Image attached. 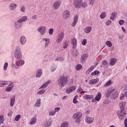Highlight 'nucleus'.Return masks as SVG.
Listing matches in <instances>:
<instances>
[{"instance_id": "nucleus-1", "label": "nucleus", "mask_w": 127, "mask_h": 127, "mask_svg": "<svg viewBox=\"0 0 127 127\" xmlns=\"http://www.w3.org/2000/svg\"><path fill=\"white\" fill-rule=\"evenodd\" d=\"M68 84V77L65 75L61 76L58 80V84L60 88H63Z\"/></svg>"}, {"instance_id": "nucleus-2", "label": "nucleus", "mask_w": 127, "mask_h": 127, "mask_svg": "<svg viewBox=\"0 0 127 127\" xmlns=\"http://www.w3.org/2000/svg\"><path fill=\"white\" fill-rule=\"evenodd\" d=\"M14 57L16 58V59H18V60L22 59V56H21V51L20 50V47H16L14 51Z\"/></svg>"}, {"instance_id": "nucleus-3", "label": "nucleus", "mask_w": 127, "mask_h": 127, "mask_svg": "<svg viewBox=\"0 0 127 127\" xmlns=\"http://www.w3.org/2000/svg\"><path fill=\"white\" fill-rule=\"evenodd\" d=\"M117 114L120 121H124L125 118H126V116H127V112L126 111H118Z\"/></svg>"}, {"instance_id": "nucleus-4", "label": "nucleus", "mask_w": 127, "mask_h": 127, "mask_svg": "<svg viewBox=\"0 0 127 127\" xmlns=\"http://www.w3.org/2000/svg\"><path fill=\"white\" fill-rule=\"evenodd\" d=\"M64 32H62L60 33L56 39V42L58 44H60L61 42L63 41V39L64 38Z\"/></svg>"}, {"instance_id": "nucleus-5", "label": "nucleus", "mask_w": 127, "mask_h": 127, "mask_svg": "<svg viewBox=\"0 0 127 127\" xmlns=\"http://www.w3.org/2000/svg\"><path fill=\"white\" fill-rule=\"evenodd\" d=\"M62 2L60 0H56L53 4V7L54 9L57 10L59 9V7L61 6Z\"/></svg>"}, {"instance_id": "nucleus-6", "label": "nucleus", "mask_w": 127, "mask_h": 127, "mask_svg": "<svg viewBox=\"0 0 127 127\" xmlns=\"http://www.w3.org/2000/svg\"><path fill=\"white\" fill-rule=\"evenodd\" d=\"M83 2V0H74V6L75 8H81V5Z\"/></svg>"}, {"instance_id": "nucleus-7", "label": "nucleus", "mask_w": 127, "mask_h": 127, "mask_svg": "<svg viewBox=\"0 0 127 127\" xmlns=\"http://www.w3.org/2000/svg\"><path fill=\"white\" fill-rule=\"evenodd\" d=\"M24 61L20 59L19 61L17 62L15 64L13 65V66L15 69H18L21 66L24 65Z\"/></svg>"}, {"instance_id": "nucleus-8", "label": "nucleus", "mask_w": 127, "mask_h": 127, "mask_svg": "<svg viewBox=\"0 0 127 127\" xmlns=\"http://www.w3.org/2000/svg\"><path fill=\"white\" fill-rule=\"evenodd\" d=\"M37 31L41 35H44L46 33V27L43 26H40L38 28Z\"/></svg>"}, {"instance_id": "nucleus-9", "label": "nucleus", "mask_w": 127, "mask_h": 127, "mask_svg": "<svg viewBox=\"0 0 127 127\" xmlns=\"http://www.w3.org/2000/svg\"><path fill=\"white\" fill-rule=\"evenodd\" d=\"M62 15L64 19H68V18L70 17L71 13H70V11L69 10H65L63 11Z\"/></svg>"}, {"instance_id": "nucleus-10", "label": "nucleus", "mask_w": 127, "mask_h": 127, "mask_svg": "<svg viewBox=\"0 0 127 127\" xmlns=\"http://www.w3.org/2000/svg\"><path fill=\"white\" fill-rule=\"evenodd\" d=\"M75 90L76 87L75 86H70L66 89L65 93H66V94H71V93L74 92Z\"/></svg>"}, {"instance_id": "nucleus-11", "label": "nucleus", "mask_w": 127, "mask_h": 127, "mask_svg": "<svg viewBox=\"0 0 127 127\" xmlns=\"http://www.w3.org/2000/svg\"><path fill=\"white\" fill-rule=\"evenodd\" d=\"M14 26L16 29H19V28H21V26H22V23L18 19L14 22Z\"/></svg>"}, {"instance_id": "nucleus-12", "label": "nucleus", "mask_w": 127, "mask_h": 127, "mask_svg": "<svg viewBox=\"0 0 127 127\" xmlns=\"http://www.w3.org/2000/svg\"><path fill=\"white\" fill-rule=\"evenodd\" d=\"M94 122V118L90 116H86L85 118V122L88 125H91Z\"/></svg>"}, {"instance_id": "nucleus-13", "label": "nucleus", "mask_w": 127, "mask_h": 127, "mask_svg": "<svg viewBox=\"0 0 127 127\" xmlns=\"http://www.w3.org/2000/svg\"><path fill=\"white\" fill-rule=\"evenodd\" d=\"M88 55L87 54H83L80 58V63L84 64L86 62L87 59L88 58Z\"/></svg>"}, {"instance_id": "nucleus-14", "label": "nucleus", "mask_w": 127, "mask_h": 127, "mask_svg": "<svg viewBox=\"0 0 127 127\" xmlns=\"http://www.w3.org/2000/svg\"><path fill=\"white\" fill-rule=\"evenodd\" d=\"M102 97V94H101V92H98L97 93V94L96 95V96L92 99V102H96V101H97L98 102H99V101H100V100H101V98Z\"/></svg>"}, {"instance_id": "nucleus-15", "label": "nucleus", "mask_w": 127, "mask_h": 127, "mask_svg": "<svg viewBox=\"0 0 127 127\" xmlns=\"http://www.w3.org/2000/svg\"><path fill=\"white\" fill-rule=\"evenodd\" d=\"M13 87H14V84H13V83H10L6 88L5 91L7 92V93L10 92L11 90L13 89Z\"/></svg>"}, {"instance_id": "nucleus-16", "label": "nucleus", "mask_w": 127, "mask_h": 127, "mask_svg": "<svg viewBox=\"0 0 127 127\" xmlns=\"http://www.w3.org/2000/svg\"><path fill=\"white\" fill-rule=\"evenodd\" d=\"M17 7V4L15 3H11L9 5V8L10 10H15Z\"/></svg>"}, {"instance_id": "nucleus-17", "label": "nucleus", "mask_w": 127, "mask_h": 127, "mask_svg": "<svg viewBox=\"0 0 127 127\" xmlns=\"http://www.w3.org/2000/svg\"><path fill=\"white\" fill-rule=\"evenodd\" d=\"M71 43L72 45V48L73 49H76L77 47V39L75 38H73L71 39Z\"/></svg>"}, {"instance_id": "nucleus-18", "label": "nucleus", "mask_w": 127, "mask_h": 127, "mask_svg": "<svg viewBox=\"0 0 127 127\" xmlns=\"http://www.w3.org/2000/svg\"><path fill=\"white\" fill-rule=\"evenodd\" d=\"M117 61L118 60L116 58H112L110 60L109 65L110 66H114L116 64V63H117Z\"/></svg>"}, {"instance_id": "nucleus-19", "label": "nucleus", "mask_w": 127, "mask_h": 127, "mask_svg": "<svg viewBox=\"0 0 127 127\" xmlns=\"http://www.w3.org/2000/svg\"><path fill=\"white\" fill-rule=\"evenodd\" d=\"M83 98L85 100H92L94 98L93 95H88V94H84L82 96Z\"/></svg>"}, {"instance_id": "nucleus-20", "label": "nucleus", "mask_w": 127, "mask_h": 127, "mask_svg": "<svg viewBox=\"0 0 127 127\" xmlns=\"http://www.w3.org/2000/svg\"><path fill=\"white\" fill-rule=\"evenodd\" d=\"M119 107L120 108V111H119L118 112H124L125 111L126 107V103L125 102H121L119 104Z\"/></svg>"}, {"instance_id": "nucleus-21", "label": "nucleus", "mask_w": 127, "mask_h": 127, "mask_svg": "<svg viewBox=\"0 0 127 127\" xmlns=\"http://www.w3.org/2000/svg\"><path fill=\"white\" fill-rule=\"evenodd\" d=\"M78 16L75 15L74 16V18H73V21L71 24V26L72 27H75V26H76V25L77 24V22H78Z\"/></svg>"}, {"instance_id": "nucleus-22", "label": "nucleus", "mask_w": 127, "mask_h": 127, "mask_svg": "<svg viewBox=\"0 0 127 127\" xmlns=\"http://www.w3.org/2000/svg\"><path fill=\"white\" fill-rule=\"evenodd\" d=\"M82 113L81 112H76L73 115V119H81L82 118Z\"/></svg>"}, {"instance_id": "nucleus-23", "label": "nucleus", "mask_w": 127, "mask_h": 127, "mask_svg": "<svg viewBox=\"0 0 127 127\" xmlns=\"http://www.w3.org/2000/svg\"><path fill=\"white\" fill-rule=\"evenodd\" d=\"M41 76H42V69H37L36 72V78H40Z\"/></svg>"}, {"instance_id": "nucleus-24", "label": "nucleus", "mask_w": 127, "mask_h": 127, "mask_svg": "<svg viewBox=\"0 0 127 127\" xmlns=\"http://www.w3.org/2000/svg\"><path fill=\"white\" fill-rule=\"evenodd\" d=\"M99 82L98 78H96L94 79H91L88 81V83L89 85H95V84H97V83Z\"/></svg>"}, {"instance_id": "nucleus-25", "label": "nucleus", "mask_w": 127, "mask_h": 127, "mask_svg": "<svg viewBox=\"0 0 127 127\" xmlns=\"http://www.w3.org/2000/svg\"><path fill=\"white\" fill-rule=\"evenodd\" d=\"M43 41H45V47H48V45H49V43H50V40L49 38H43L42 39Z\"/></svg>"}, {"instance_id": "nucleus-26", "label": "nucleus", "mask_w": 127, "mask_h": 127, "mask_svg": "<svg viewBox=\"0 0 127 127\" xmlns=\"http://www.w3.org/2000/svg\"><path fill=\"white\" fill-rule=\"evenodd\" d=\"M37 122V119L36 117H34L30 120L29 124L31 126L32 125H35Z\"/></svg>"}, {"instance_id": "nucleus-27", "label": "nucleus", "mask_w": 127, "mask_h": 127, "mask_svg": "<svg viewBox=\"0 0 127 127\" xmlns=\"http://www.w3.org/2000/svg\"><path fill=\"white\" fill-rule=\"evenodd\" d=\"M92 31V28L91 27H86L84 29V32L86 34H89Z\"/></svg>"}, {"instance_id": "nucleus-28", "label": "nucleus", "mask_w": 127, "mask_h": 127, "mask_svg": "<svg viewBox=\"0 0 127 127\" xmlns=\"http://www.w3.org/2000/svg\"><path fill=\"white\" fill-rule=\"evenodd\" d=\"M7 84H8V81H7L0 80V87H3Z\"/></svg>"}, {"instance_id": "nucleus-29", "label": "nucleus", "mask_w": 127, "mask_h": 127, "mask_svg": "<svg viewBox=\"0 0 127 127\" xmlns=\"http://www.w3.org/2000/svg\"><path fill=\"white\" fill-rule=\"evenodd\" d=\"M116 16H117V12H113L111 13L110 19L111 20H113V21H114V20H115V19H116Z\"/></svg>"}, {"instance_id": "nucleus-30", "label": "nucleus", "mask_w": 127, "mask_h": 127, "mask_svg": "<svg viewBox=\"0 0 127 127\" xmlns=\"http://www.w3.org/2000/svg\"><path fill=\"white\" fill-rule=\"evenodd\" d=\"M115 89H113V90H108L106 92V98H109L110 96H111V94L114 92Z\"/></svg>"}, {"instance_id": "nucleus-31", "label": "nucleus", "mask_w": 127, "mask_h": 127, "mask_svg": "<svg viewBox=\"0 0 127 127\" xmlns=\"http://www.w3.org/2000/svg\"><path fill=\"white\" fill-rule=\"evenodd\" d=\"M41 104V99L39 98L37 99L36 103L35 104L34 107H37V108H39V107H40Z\"/></svg>"}, {"instance_id": "nucleus-32", "label": "nucleus", "mask_w": 127, "mask_h": 127, "mask_svg": "<svg viewBox=\"0 0 127 127\" xmlns=\"http://www.w3.org/2000/svg\"><path fill=\"white\" fill-rule=\"evenodd\" d=\"M15 102V96H13L10 99V107H13L14 105V102Z\"/></svg>"}, {"instance_id": "nucleus-33", "label": "nucleus", "mask_w": 127, "mask_h": 127, "mask_svg": "<svg viewBox=\"0 0 127 127\" xmlns=\"http://www.w3.org/2000/svg\"><path fill=\"white\" fill-rule=\"evenodd\" d=\"M26 43V39L25 38V37L22 36L20 38V43L23 45Z\"/></svg>"}, {"instance_id": "nucleus-34", "label": "nucleus", "mask_w": 127, "mask_h": 127, "mask_svg": "<svg viewBox=\"0 0 127 127\" xmlns=\"http://www.w3.org/2000/svg\"><path fill=\"white\" fill-rule=\"evenodd\" d=\"M51 124L52 123L51 122V120H47L44 124L46 127H49L50 126H51Z\"/></svg>"}, {"instance_id": "nucleus-35", "label": "nucleus", "mask_w": 127, "mask_h": 127, "mask_svg": "<svg viewBox=\"0 0 127 127\" xmlns=\"http://www.w3.org/2000/svg\"><path fill=\"white\" fill-rule=\"evenodd\" d=\"M68 126H69V123L67 122H64L60 127H68Z\"/></svg>"}, {"instance_id": "nucleus-36", "label": "nucleus", "mask_w": 127, "mask_h": 127, "mask_svg": "<svg viewBox=\"0 0 127 127\" xmlns=\"http://www.w3.org/2000/svg\"><path fill=\"white\" fill-rule=\"evenodd\" d=\"M19 20L21 21V22H25V21H26V20H27V16H22Z\"/></svg>"}, {"instance_id": "nucleus-37", "label": "nucleus", "mask_w": 127, "mask_h": 127, "mask_svg": "<svg viewBox=\"0 0 127 127\" xmlns=\"http://www.w3.org/2000/svg\"><path fill=\"white\" fill-rule=\"evenodd\" d=\"M106 16H107V13H106V12H102L100 15V18H101V19H104V18H105Z\"/></svg>"}, {"instance_id": "nucleus-38", "label": "nucleus", "mask_w": 127, "mask_h": 127, "mask_svg": "<svg viewBox=\"0 0 127 127\" xmlns=\"http://www.w3.org/2000/svg\"><path fill=\"white\" fill-rule=\"evenodd\" d=\"M94 68H95V66L94 65L90 66L87 70L86 73L87 74H89V73H91V72H92V71L94 70Z\"/></svg>"}, {"instance_id": "nucleus-39", "label": "nucleus", "mask_w": 127, "mask_h": 127, "mask_svg": "<svg viewBox=\"0 0 127 127\" xmlns=\"http://www.w3.org/2000/svg\"><path fill=\"white\" fill-rule=\"evenodd\" d=\"M105 44L108 47H112L113 46V43L110 41H107L105 42Z\"/></svg>"}, {"instance_id": "nucleus-40", "label": "nucleus", "mask_w": 127, "mask_h": 127, "mask_svg": "<svg viewBox=\"0 0 127 127\" xmlns=\"http://www.w3.org/2000/svg\"><path fill=\"white\" fill-rule=\"evenodd\" d=\"M4 122V117H3V115L0 116V125H2Z\"/></svg>"}, {"instance_id": "nucleus-41", "label": "nucleus", "mask_w": 127, "mask_h": 127, "mask_svg": "<svg viewBox=\"0 0 127 127\" xmlns=\"http://www.w3.org/2000/svg\"><path fill=\"white\" fill-rule=\"evenodd\" d=\"M20 10L21 12H25L26 8L25 6L21 5L20 8Z\"/></svg>"}, {"instance_id": "nucleus-42", "label": "nucleus", "mask_w": 127, "mask_h": 127, "mask_svg": "<svg viewBox=\"0 0 127 127\" xmlns=\"http://www.w3.org/2000/svg\"><path fill=\"white\" fill-rule=\"evenodd\" d=\"M112 97L113 99H117V98L119 97V93H118V92L115 91L114 93H113Z\"/></svg>"}, {"instance_id": "nucleus-43", "label": "nucleus", "mask_w": 127, "mask_h": 127, "mask_svg": "<svg viewBox=\"0 0 127 127\" xmlns=\"http://www.w3.org/2000/svg\"><path fill=\"white\" fill-rule=\"evenodd\" d=\"M21 118V116L20 115H17L15 116L14 118V121L15 122H18L20 120V118Z\"/></svg>"}, {"instance_id": "nucleus-44", "label": "nucleus", "mask_w": 127, "mask_h": 127, "mask_svg": "<svg viewBox=\"0 0 127 127\" xmlns=\"http://www.w3.org/2000/svg\"><path fill=\"white\" fill-rule=\"evenodd\" d=\"M75 69L76 71H79V70H81V69H82V65L80 64H77L75 66Z\"/></svg>"}, {"instance_id": "nucleus-45", "label": "nucleus", "mask_w": 127, "mask_h": 127, "mask_svg": "<svg viewBox=\"0 0 127 127\" xmlns=\"http://www.w3.org/2000/svg\"><path fill=\"white\" fill-rule=\"evenodd\" d=\"M45 89L41 90L37 93V95H43L45 93Z\"/></svg>"}, {"instance_id": "nucleus-46", "label": "nucleus", "mask_w": 127, "mask_h": 127, "mask_svg": "<svg viewBox=\"0 0 127 127\" xmlns=\"http://www.w3.org/2000/svg\"><path fill=\"white\" fill-rule=\"evenodd\" d=\"M102 64L105 67H109V63H108V61H102Z\"/></svg>"}, {"instance_id": "nucleus-47", "label": "nucleus", "mask_w": 127, "mask_h": 127, "mask_svg": "<svg viewBox=\"0 0 127 127\" xmlns=\"http://www.w3.org/2000/svg\"><path fill=\"white\" fill-rule=\"evenodd\" d=\"M83 92L84 91L83 90V89L81 87L78 88L77 90V93H78V94H83Z\"/></svg>"}, {"instance_id": "nucleus-48", "label": "nucleus", "mask_w": 127, "mask_h": 127, "mask_svg": "<svg viewBox=\"0 0 127 127\" xmlns=\"http://www.w3.org/2000/svg\"><path fill=\"white\" fill-rule=\"evenodd\" d=\"M87 6H88V4H87V2H81V7H83V8H85V7H87Z\"/></svg>"}, {"instance_id": "nucleus-49", "label": "nucleus", "mask_w": 127, "mask_h": 127, "mask_svg": "<svg viewBox=\"0 0 127 127\" xmlns=\"http://www.w3.org/2000/svg\"><path fill=\"white\" fill-rule=\"evenodd\" d=\"M77 99H78V95H75L73 99V104H77L78 103Z\"/></svg>"}, {"instance_id": "nucleus-50", "label": "nucleus", "mask_w": 127, "mask_h": 127, "mask_svg": "<svg viewBox=\"0 0 127 127\" xmlns=\"http://www.w3.org/2000/svg\"><path fill=\"white\" fill-rule=\"evenodd\" d=\"M111 83H112L111 80L108 81L104 85L103 87L104 88H106V87H108V86H110V85H111Z\"/></svg>"}, {"instance_id": "nucleus-51", "label": "nucleus", "mask_w": 127, "mask_h": 127, "mask_svg": "<svg viewBox=\"0 0 127 127\" xmlns=\"http://www.w3.org/2000/svg\"><path fill=\"white\" fill-rule=\"evenodd\" d=\"M67 47H68V43L67 42V41H65L64 43L63 48L64 49H66Z\"/></svg>"}, {"instance_id": "nucleus-52", "label": "nucleus", "mask_w": 127, "mask_h": 127, "mask_svg": "<svg viewBox=\"0 0 127 127\" xmlns=\"http://www.w3.org/2000/svg\"><path fill=\"white\" fill-rule=\"evenodd\" d=\"M56 114V112L55 111H51L49 112V116H54Z\"/></svg>"}, {"instance_id": "nucleus-53", "label": "nucleus", "mask_w": 127, "mask_h": 127, "mask_svg": "<svg viewBox=\"0 0 127 127\" xmlns=\"http://www.w3.org/2000/svg\"><path fill=\"white\" fill-rule=\"evenodd\" d=\"M8 66V64L7 63H5L3 66V70L4 71H6V69H7V66Z\"/></svg>"}, {"instance_id": "nucleus-54", "label": "nucleus", "mask_w": 127, "mask_h": 127, "mask_svg": "<svg viewBox=\"0 0 127 127\" xmlns=\"http://www.w3.org/2000/svg\"><path fill=\"white\" fill-rule=\"evenodd\" d=\"M111 23H112V21H111L110 20H108L105 22L106 25H107V26H109V25H111Z\"/></svg>"}, {"instance_id": "nucleus-55", "label": "nucleus", "mask_w": 127, "mask_h": 127, "mask_svg": "<svg viewBox=\"0 0 127 127\" xmlns=\"http://www.w3.org/2000/svg\"><path fill=\"white\" fill-rule=\"evenodd\" d=\"M53 32H54V30L53 28H51L49 30V34L50 35H52V34H53Z\"/></svg>"}, {"instance_id": "nucleus-56", "label": "nucleus", "mask_w": 127, "mask_h": 127, "mask_svg": "<svg viewBox=\"0 0 127 127\" xmlns=\"http://www.w3.org/2000/svg\"><path fill=\"white\" fill-rule=\"evenodd\" d=\"M81 44L84 46H85V45L87 44V39H83L81 43Z\"/></svg>"}, {"instance_id": "nucleus-57", "label": "nucleus", "mask_w": 127, "mask_h": 127, "mask_svg": "<svg viewBox=\"0 0 127 127\" xmlns=\"http://www.w3.org/2000/svg\"><path fill=\"white\" fill-rule=\"evenodd\" d=\"M119 23L120 25H124V24H125V20H120L119 21Z\"/></svg>"}, {"instance_id": "nucleus-58", "label": "nucleus", "mask_w": 127, "mask_h": 127, "mask_svg": "<svg viewBox=\"0 0 127 127\" xmlns=\"http://www.w3.org/2000/svg\"><path fill=\"white\" fill-rule=\"evenodd\" d=\"M75 120V123L77 125H80V123H81V119H74Z\"/></svg>"}, {"instance_id": "nucleus-59", "label": "nucleus", "mask_w": 127, "mask_h": 127, "mask_svg": "<svg viewBox=\"0 0 127 127\" xmlns=\"http://www.w3.org/2000/svg\"><path fill=\"white\" fill-rule=\"evenodd\" d=\"M31 19L33 20H35L37 19V16L36 14L33 15L31 16Z\"/></svg>"}, {"instance_id": "nucleus-60", "label": "nucleus", "mask_w": 127, "mask_h": 127, "mask_svg": "<svg viewBox=\"0 0 127 127\" xmlns=\"http://www.w3.org/2000/svg\"><path fill=\"white\" fill-rule=\"evenodd\" d=\"M56 69H57V66H52L51 67V72H54V71H55V70H56Z\"/></svg>"}, {"instance_id": "nucleus-61", "label": "nucleus", "mask_w": 127, "mask_h": 127, "mask_svg": "<svg viewBox=\"0 0 127 127\" xmlns=\"http://www.w3.org/2000/svg\"><path fill=\"white\" fill-rule=\"evenodd\" d=\"M94 3H95V0H89L90 5H94Z\"/></svg>"}, {"instance_id": "nucleus-62", "label": "nucleus", "mask_w": 127, "mask_h": 127, "mask_svg": "<svg viewBox=\"0 0 127 127\" xmlns=\"http://www.w3.org/2000/svg\"><path fill=\"white\" fill-rule=\"evenodd\" d=\"M55 61H64V59L63 58H58L55 60Z\"/></svg>"}, {"instance_id": "nucleus-63", "label": "nucleus", "mask_w": 127, "mask_h": 127, "mask_svg": "<svg viewBox=\"0 0 127 127\" xmlns=\"http://www.w3.org/2000/svg\"><path fill=\"white\" fill-rule=\"evenodd\" d=\"M44 84H45L46 87H48V85H49V84H50V80L47 81L46 83Z\"/></svg>"}, {"instance_id": "nucleus-64", "label": "nucleus", "mask_w": 127, "mask_h": 127, "mask_svg": "<svg viewBox=\"0 0 127 127\" xmlns=\"http://www.w3.org/2000/svg\"><path fill=\"white\" fill-rule=\"evenodd\" d=\"M125 127H127V118H126L124 120Z\"/></svg>"}]
</instances>
